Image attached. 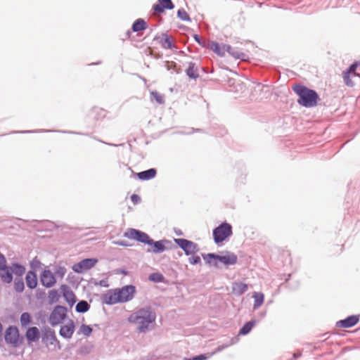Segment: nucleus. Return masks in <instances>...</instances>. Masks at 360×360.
<instances>
[{
  "instance_id": "nucleus-29",
  "label": "nucleus",
  "mask_w": 360,
  "mask_h": 360,
  "mask_svg": "<svg viewBox=\"0 0 360 360\" xmlns=\"http://www.w3.org/2000/svg\"><path fill=\"white\" fill-rule=\"evenodd\" d=\"M187 75L191 78H196L198 76V70L195 65L192 63H189L188 68L186 70Z\"/></svg>"
},
{
  "instance_id": "nucleus-15",
  "label": "nucleus",
  "mask_w": 360,
  "mask_h": 360,
  "mask_svg": "<svg viewBox=\"0 0 360 360\" xmlns=\"http://www.w3.org/2000/svg\"><path fill=\"white\" fill-rule=\"evenodd\" d=\"M359 321V315L349 316L344 320L337 322L336 326L339 328H350L356 325Z\"/></svg>"
},
{
  "instance_id": "nucleus-6",
  "label": "nucleus",
  "mask_w": 360,
  "mask_h": 360,
  "mask_svg": "<svg viewBox=\"0 0 360 360\" xmlns=\"http://www.w3.org/2000/svg\"><path fill=\"white\" fill-rule=\"evenodd\" d=\"M124 236L129 239L136 240L148 245H152L153 243V239L147 233L134 229H129Z\"/></svg>"
},
{
  "instance_id": "nucleus-1",
  "label": "nucleus",
  "mask_w": 360,
  "mask_h": 360,
  "mask_svg": "<svg viewBox=\"0 0 360 360\" xmlns=\"http://www.w3.org/2000/svg\"><path fill=\"white\" fill-rule=\"evenodd\" d=\"M155 319V313L150 307H145L131 314L128 318V321L131 323H136L137 330L139 332H145L148 330L150 324L153 323Z\"/></svg>"
},
{
  "instance_id": "nucleus-17",
  "label": "nucleus",
  "mask_w": 360,
  "mask_h": 360,
  "mask_svg": "<svg viewBox=\"0 0 360 360\" xmlns=\"http://www.w3.org/2000/svg\"><path fill=\"white\" fill-rule=\"evenodd\" d=\"M208 46L212 51L220 56H223L226 51H230L231 50L230 46L224 45L221 46L218 43L214 41L210 42Z\"/></svg>"
},
{
  "instance_id": "nucleus-19",
  "label": "nucleus",
  "mask_w": 360,
  "mask_h": 360,
  "mask_svg": "<svg viewBox=\"0 0 360 360\" xmlns=\"http://www.w3.org/2000/svg\"><path fill=\"white\" fill-rule=\"evenodd\" d=\"M25 335L29 342H36L39 338V330L34 326L29 328Z\"/></svg>"
},
{
  "instance_id": "nucleus-9",
  "label": "nucleus",
  "mask_w": 360,
  "mask_h": 360,
  "mask_svg": "<svg viewBox=\"0 0 360 360\" xmlns=\"http://www.w3.org/2000/svg\"><path fill=\"white\" fill-rule=\"evenodd\" d=\"M175 243L184 250L186 255H193L198 251V245L192 241L186 239L178 238L174 240Z\"/></svg>"
},
{
  "instance_id": "nucleus-14",
  "label": "nucleus",
  "mask_w": 360,
  "mask_h": 360,
  "mask_svg": "<svg viewBox=\"0 0 360 360\" xmlns=\"http://www.w3.org/2000/svg\"><path fill=\"white\" fill-rule=\"evenodd\" d=\"M356 63L352 64L347 71L343 72L344 81L346 85L349 86H352L354 85L352 78L359 75L356 72Z\"/></svg>"
},
{
  "instance_id": "nucleus-25",
  "label": "nucleus",
  "mask_w": 360,
  "mask_h": 360,
  "mask_svg": "<svg viewBox=\"0 0 360 360\" xmlns=\"http://www.w3.org/2000/svg\"><path fill=\"white\" fill-rule=\"evenodd\" d=\"M254 298V308L257 309L264 302V295L262 292H254L253 293Z\"/></svg>"
},
{
  "instance_id": "nucleus-13",
  "label": "nucleus",
  "mask_w": 360,
  "mask_h": 360,
  "mask_svg": "<svg viewBox=\"0 0 360 360\" xmlns=\"http://www.w3.org/2000/svg\"><path fill=\"white\" fill-rule=\"evenodd\" d=\"M174 7L172 0H158L153 6L154 15L164 13L166 9H173Z\"/></svg>"
},
{
  "instance_id": "nucleus-43",
  "label": "nucleus",
  "mask_w": 360,
  "mask_h": 360,
  "mask_svg": "<svg viewBox=\"0 0 360 360\" xmlns=\"http://www.w3.org/2000/svg\"><path fill=\"white\" fill-rule=\"evenodd\" d=\"M206 359H207V357L205 355L201 354V355L195 356L193 359H185V360H205Z\"/></svg>"
},
{
  "instance_id": "nucleus-45",
  "label": "nucleus",
  "mask_w": 360,
  "mask_h": 360,
  "mask_svg": "<svg viewBox=\"0 0 360 360\" xmlns=\"http://www.w3.org/2000/svg\"><path fill=\"white\" fill-rule=\"evenodd\" d=\"M98 112H99V113H103V114H104V115H103V116H105V112L103 110H102V109H99V110H98Z\"/></svg>"
},
{
  "instance_id": "nucleus-4",
  "label": "nucleus",
  "mask_w": 360,
  "mask_h": 360,
  "mask_svg": "<svg viewBox=\"0 0 360 360\" xmlns=\"http://www.w3.org/2000/svg\"><path fill=\"white\" fill-rule=\"evenodd\" d=\"M203 258L210 265L217 266V261L221 262L225 265H234L237 263V255L231 252H226L222 255H217L213 253L207 254L203 256Z\"/></svg>"
},
{
  "instance_id": "nucleus-22",
  "label": "nucleus",
  "mask_w": 360,
  "mask_h": 360,
  "mask_svg": "<svg viewBox=\"0 0 360 360\" xmlns=\"http://www.w3.org/2000/svg\"><path fill=\"white\" fill-rule=\"evenodd\" d=\"M150 245L151 250H148V251H151L154 253H161L165 250V246L162 240L155 242L153 240L152 245Z\"/></svg>"
},
{
  "instance_id": "nucleus-40",
  "label": "nucleus",
  "mask_w": 360,
  "mask_h": 360,
  "mask_svg": "<svg viewBox=\"0 0 360 360\" xmlns=\"http://www.w3.org/2000/svg\"><path fill=\"white\" fill-rule=\"evenodd\" d=\"M189 262L191 264H197L200 262V257L199 256H193L189 258Z\"/></svg>"
},
{
  "instance_id": "nucleus-3",
  "label": "nucleus",
  "mask_w": 360,
  "mask_h": 360,
  "mask_svg": "<svg viewBox=\"0 0 360 360\" xmlns=\"http://www.w3.org/2000/svg\"><path fill=\"white\" fill-rule=\"evenodd\" d=\"M292 89L299 96L297 102L300 105L307 108L316 105L319 96L315 91L301 84H295L292 86Z\"/></svg>"
},
{
  "instance_id": "nucleus-41",
  "label": "nucleus",
  "mask_w": 360,
  "mask_h": 360,
  "mask_svg": "<svg viewBox=\"0 0 360 360\" xmlns=\"http://www.w3.org/2000/svg\"><path fill=\"white\" fill-rule=\"evenodd\" d=\"M6 266V260L4 256L0 254V269H4Z\"/></svg>"
},
{
  "instance_id": "nucleus-39",
  "label": "nucleus",
  "mask_w": 360,
  "mask_h": 360,
  "mask_svg": "<svg viewBox=\"0 0 360 360\" xmlns=\"http://www.w3.org/2000/svg\"><path fill=\"white\" fill-rule=\"evenodd\" d=\"M162 279L163 276L160 274H153L150 276V280L153 281L160 282L162 281Z\"/></svg>"
},
{
  "instance_id": "nucleus-35",
  "label": "nucleus",
  "mask_w": 360,
  "mask_h": 360,
  "mask_svg": "<svg viewBox=\"0 0 360 360\" xmlns=\"http://www.w3.org/2000/svg\"><path fill=\"white\" fill-rule=\"evenodd\" d=\"M24 282L22 279H16L14 283V288L15 290L18 292H21L24 290Z\"/></svg>"
},
{
  "instance_id": "nucleus-26",
  "label": "nucleus",
  "mask_w": 360,
  "mask_h": 360,
  "mask_svg": "<svg viewBox=\"0 0 360 360\" xmlns=\"http://www.w3.org/2000/svg\"><path fill=\"white\" fill-rule=\"evenodd\" d=\"M160 44L164 49H172L174 46L172 37L167 34L163 35L160 39Z\"/></svg>"
},
{
  "instance_id": "nucleus-7",
  "label": "nucleus",
  "mask_w": 360,
  "mask_h": 360,
  "mask_svg": "<svg viewBox=\"0 0 360 360\" xmlns=\"http://www.w3.org/2000/svg\"><path fill=\"white\" fill-rule=\"evenodd\" d=\"M67 309L60 305L56 306L49 316V323L55 326L60 323L66 317Z\"/></svg>"
},
{
  "instance_id": "nucleus-47",
  "label": "nucleus",
  "mask_w": 360,
  "mask_h": 360,
  "mask_svg": "<svg viewBox=\"0 0 360 360\" xmlns=\"http://www.w3.org/2000/svg\"><path fill=\"white\" fill-rule=\"evenodd\" d=\"M127 34H128V36H129V34H130V32L129 31L127 32Z\"/></svg>"
},
{
  "instance_id": "nucleus-42",
  "label": "nucleus",
  "mask_w": 360,
  "mask_h": 360,
  "mask_svg": "<svg viewBox=\"0 0 360 360\" xmlns=\"http://www.w3.org/2000/svg\"><path fill=\"white\" fill-rule=\"evenodd\" d=\"M131 200L134 204H137L141 201L140 197L136 194H133L131 196Z\"/></svg>"
},
{
  "instance_id": "nucleus-46",
  "label": "nucleus",
  "mask_w": 360,
  "mask_h": 360,
  "mask_svg": "<svg viewBox=\"0 0 360 360\" xmlns=\"http://www.w3.org/2000/svg\"><path fill=\"white\" fill-rule=\"evenodd\" d=\"M2 330H3V326L0 323V334L1 333Z\"/></svg>"
},
{
  "instance_id": "nucleus-24",
  "label": "nucleus",
  "mask_w": 360,
  "mask_h": 360,
  "mask_svg": "<svg viewBox=\"0 0 360 360\" xmlns=\"http://www.w3.org/2000/svg\"><path fill=\"white\" fill-rule=\"evenodd\" d=\"M146 22L143 19H138L134 22L132 25V30L134 32H139L146 30Z\"/></svg>"
},
{
  "instance_id": "nucleus-20",
  "label": "nucleus",
  "mask_w": 360,
  "mask_h": 360,
  "mask_svg": "<svg viewBox=\"0 0 360 360\" xmlns=\"http://www.w3.org/2000/svg\"><path fill=\"white\" fill-rule=\"evenodd\" d=\"M248 288L246 283L240 282H235L232 285V292L236 295H240L243 294Z\"/></svg>"
},
{
  "instance_id": "nucleus-31",
  "label": "nucleus",
  "mask_w": 360,
  "mask_h": 360,
  "mask_svg": "<svg viewBox=\"0 0 360 360\" xmlns=\"http://www.w3.org/2000/svg\"><path fill=\"white\" fill-rule=\"evenodd\" d=\"M153 98L159 104H163L165 103V96L163 94L154 91L150 93Z\"/></svg>"
},
{
  "instance_id": "nucleus-36",
  "label": "nucleus",
  "mask_w": 360,
  "mask_h": 360,
  "mask_svg": "<svg viewBox=\"0 0 360 360\" xmlns=\"http://www.w3.org/2000/svg\"><path fill=\"white\" fill-rule=\"evenodd\" d=\"M79 332L86 336H89L92 332V328L89 326L83 324L79 328Z\"/></svg>"
},
{
  "instance_id": "nucleus-5",
  "label": "nucleus",
  "mask_w": 360,
  "mask_h": 360,
  "mask_svg": "<svg viewBox=\"0 0 360 360\" xmlns=\"http://www.w3.org/2000/svg\"><path fill=\"white\" fill-rule=\"evenodd\" d=\"M212 234L214 242L221 243L233 234L232 226L226 222L222 223L213 230Z\"/></svg>"
},
{
  "instance_id": "nucleus-34",
  "label": "nucleus",
  "mask_w": 360,
  "mask_h": 360,
  "mask_svg": "<svg viewBox=\"0 0 360 360\" xmlns=\"http://www.w3.org/2000/svg\"><path fill=\"white\" fill-rule=\"evenodd\" d=\"M67 272L64 266H58L56 268L54 274L57 277L63 278Z\"/></svg>"
},
{
  "instance_id": "nucleus-37",
  "label": "nucleus",
  "mask_w": 360,
  "mask_h": 360,
  "mask_svg": "<svg viewBox=\"0 0 360 360\" xmlns=\"http://www.w3.org/2000/svg\"><path fill=\"white\" fill-rule=\"evenodd\" d=\"M64 297L69 303L73 304L75 302V295L72 291H67L64 293Z\"/></svg>"
},
{
  "instance_id": "nucleus-16",
  "label": "nucleus",
  "mask_w": 360,
  "mask_h": 360,
  "mask_svg": "<svg viewBox=\"0 0 360 360\" xmlns=\"http://www.w3.org/2000/svg\"><path fill=\"white\" fill-rule=\"evenodd\" d=\"M75 330L74 322L70 320L65 325L61 326L60 335L65 338H70Z\"/></svg>"
},
{
  "instance_id": "nucleus-27",
  "label": "nucleus",
  "mask_w": 360,
  "mask_h": 360,
  "mask_svg": "<svg viewBox=\"0 0 360 360\" xmlns=\"http://www.w3.org/2000/svg\"><path fill=\"white\" fill-rule=\"evenodd\" d=\"M90 308L89 304L86 301L82 300L77 303L76 305V311L79 313H84Z\"/></svg>"
},
{
  "instance_id": "nucleus-23",
  "label": "nucleus",
  "mask_w": 360,
  "mask_h": 360,
  "mask_svg": "<svg viewBox=\"0 0 360 360\" xmlns=\"http://www.w3.org/2000/svg\"><path fill=\"white\" fill-rule=\"evenodd\" d=\"M0 277L3 282L10 283L13 280L11 272L8 267L0 269Z\"/></svg>"
},
{
  "instance_id": "nucleus-2",
  "label": "nucleus",
  "mask_w": 360,
  "mask_h": 360,
  "mask_svg": "<svg viewBox=\"0 0 360 360\" xmlns=\"http://www.w3.org/2000/svg\"><path fill=\"white\" fill-rule=\"evenodd\" d=\"M136 289L134 285H129L122 288H115L107 292L103 296V302L107 304H115L119 302H126L134 296Z\"/></svg>"
},
{
  "instance_id": "nucleus-38",
  "label": "nucleus",
  "mask_w": 360,
  "mask_h": 360,
  "mask_svg": "<svg viewBox=\"0 0 360 360\" xmlns=\"http://www.w3.org/2000/svg\"><path fill=\"white\" fill-rule=\"evenodd\" d=\"M178 17L182 20H188L189 16L188 13L183 9H180L177 12Z\"/></svg>"
},
{
  "instance_id": "nucleus-44",
  "label": "nucleus",
  "mask_w": 360,
  "mask_h": 360,
  "mask_svg": "<svg viewBox=\"0 0 360 360\" xmlns=\"http://www.w3.org/2000/svg\"><path fill=\"white\" fill-rule=\"evenodd\" d=\"M300 356H301V353H300V352L295 353V354H293V356H294V358H295V359H296V358L300 357Z\"/></svg>"
},
{
  "instance_id": "nucleus-11",
  "label": "nucleus",
  "mask_w": 360,
  "mask_h": 360,
  "mask_svg": "<svg viewBox=\"0 0 360 360\" xmlns=\"http://www.w3.org/2000/svg\"><path fill=\"white\" fill-rule=\"evenodd\" d=\"M96 262L97 259H85L82 262L74 264L72 269L75 272L81 273L93 267Z\"/></svg>"
},
{
  "instance_id": "nucleus-18",
  "label": "nucleus",
  "mask_w": 360,
  "mask_h": 360,
  "mask_svg": "<svg viewBox=\"0 0 360 360\" xmlns=\"http://www.w3.org/2000/svg\"><path fill=\"white\" fill-rule=\"evenodd\" d=\"M157 174L155 169L151 168L148 170L136 173V175L140 180L147 181L153 179Z\"/></svg>"
},
{
  "instance_id": "nucleus-32",
  "label": "nucleus",
  "mask_w": 360,
  "mask_h": 360,
  "mask_svg": "<svg viewBox=\"0 0 360 360\" xmlns=\"http://www.w3.org/2000/svg\"><path fill=\"white\" fill-rule=\"evenodd\" d=\"M31 323V316L30 314L25 312L21 314L20 323L22 326H26Z\"/></svg>"
},
{
  "instance_id": "nucleus-21",
  "label": "nucleus",
  "mask_w": 360,
  "mask_h": 360,
  "mask_svg": "<svg viewBox=\"0 0 360 360\" xmlns=\"http://www.w3.org/2000/svg\"><path fill=\"white\" fill-rule=\"evenodd\" d=\"M26 283L28 288L34 289L37 285V278L35 273L32 271H28L26 275Z\"/></svg>"
},
{
  "instance_id": "nucleus-10",
  "label": "nucleus",
  "mask_w": 360,
  "mask_h": 360,
  "mask_svg": "<svg viewBox=\"0 0 360 360\" xmlns=\"http://www.w3.org/2000/svg\"><path fill=\"white\" fill-rule=\"evenodd\" d=\"M40 281L46 288H51L56 283L55 275L50 270H44L40 275Z\"/></svg>"
},
{
  "instance_id": "nucleus-30",
  "label": "nucleus",
  "mask_w": 360,
  "mask_h": 360,
  "mask_svg": "<svg viewBox=\"0 0 360 360\" xmlns=\"http://www.w3.org/2000/svg\"><path fill=\"white\" fill-rule=\"evenodd\" d=\"M255 326V321H249L247 322L240 330L239 335H246L248 334Z\"/></svg>"
},
{
  "instance_id": "nucleus-8",
  "label": "nucleus",
  "mask_w": 360,
  "mask_h": 360,
  "mask_svg": "<svg viewBox=\"0 0 360 360\" xmlns=\"http://www.w3.org/2000/svg\"><path fill=\"white\" fill-rule=\"evenodd\" d=\"M42 342L50 350H56L60 347V342L56 336L55 332L51 330L45 332Z\"/></svg>"
},
{
  "instance_id": "nucleus-12",
  "label": "nucleus",
  "mask_w": 360,
  "mask_h": 360,
  "mask_svg": "<svg viewBox=\"0 0 360 360\" xmlns=\"http://www.w3.org/2000/svg\"><path fill=\"white\" fill-rule=\"evenodd\" d=\"M19 332L16 327H8L5 333V340L7 343L16 345L18 342Z\"/></svg>"
},
{
  "instance_id": "nucleus-28",
  "label": "nucleus",
  "mask_w": 360,
  "mask_h": 360,
  "mask_svg": "<svg viewBox=\"0 0 360 360\" xmlns=\"http://www.w3.org/2000/svg\"><path fill=\"white\" fill-rule=\"evenodd\" d=\"M11 270L13 273L18 276H22L25 272V268L20 264H15L11 266Z\"/></svg>"
},
{
  "instance_id": "nucleus-33",
  "label": "nucleus",
  "mask_w": 360,
  "mask_h": 360,
  "mask_svg": "<svg viewBox=\"0 0 360 360\" xmlns=\"http://www.w3.org/2000/svg\"><path fill=\"white\" fill-rule=\"evenodd\" d=\"M228 52L236 58L245 60L246 55L243 52L234 50L231 47L230 51Z\"/></svg>"
}]
</instances>
